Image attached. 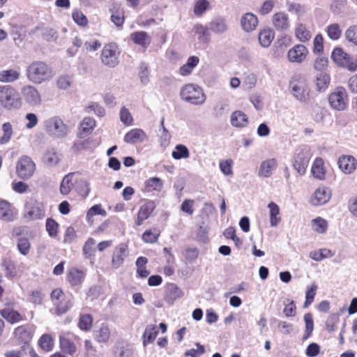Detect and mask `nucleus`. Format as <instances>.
Returning a JSON list of instances; mask_svg holds the SVG:
<instances>
[{"label":"nucleus","instance_id":"obj_46","mask_svg":"<svg viewBox=\"0 0 357 357\" xmlns=\"http://www.w3.org/2000/svg\"><path fill=\"white\" fill-rule=\"evenodd\" d=\"M20 77V73L13 69L3 70L0 73V82H13Z\"/></svg>","mask_w":357,"mask_h":357},{"label":"nucleus","instance_id":"obj_14","mask_svg":"<svg viewBox=\"0 0 357 357\" xmlns=\"http://www.w3.org/2000/svg\"><path fill=\"white\" fill-rule=\"evenodd\" d=\"M308 54L309 51L305 45L296 44L289 50L287 57L291 63H301L306 59Z\"/></svg>","mask_w":357,"mask_h":357},{"label":"nucleus","instance_id":"obj_34","mask_svg":"<svg viewBox=\"0 0 357 357\" xmlns=\"http://www.w3.org/2000/svg\"><path fill=\"white\" fill-rule=\"evenodd\" d=\"M277 166V160L275 158L264 160L260 165L259 175L263 177H269Z\"/></svg>","mask_w":357,"mask_h":357},{"label":"nucleus","instance_id":"obj_6","mask_svg":"<svg viewBox=\"0 0 357 357\" xmlns=\"http://www.w3.org/2000/svg\"><path fill=\"white\" fill-rule=\"evenodd\" d=\"M120 54L118 45L114 42L109 43L102 49L100 59L104 66L114 68L119 63Z\"/></svg>","mask_w":357,"mask_h":357},{"label":"nucleus","instance_id":"obj_24","mask_svg":"<svg viewBox=\"0 0 357 357\" xmlns=\"http://www.w3.org/2000/svg\"><path fill=\"white\" fill-rule=\"evenodd\" d=\"M339 168L345 174H351L357 166V160L351 155H342L338 159Z\"/></svg>","mask_w":357,"mask_h":357},{"label":"nucleus","instance_id":"obj_13","mask_svg":"<svg viewBox=\"0 0 357 357\" xmlns=\"http://www.w3.org/2000/svg\"><path fill=\"white\" fill-rule=\"evenodd\" d=\"M34 334L33 326L30 324H23L17 326L13 331V336L17 343L22 347L29 344Z\"/></svg>","mask_w":357,"mask_h":357},{"label":"nucleus","instance_id":"obj_36","mask_svg":"<svg viewBox=\"0 0 357 357\" xmlns=\"http://www.w3.org/2000/svg\"><path fill=\"white\" fill-rule=\"evenodd\" d=\"M275 38V33L273 29L266 27L261 29L258 36L259 42L261 46L268 47Z\"/></svg>","mask_w":357,"mask_h":357},{"label":"nucleus","instance_id":"obj_12","mask_svg":"<svg viewBox=\"0 0 357 357\" xmlns=\"http://www.w3.org/2000/svg\"><path fill=\"white\" fill-rule=\"evenodd\" d=\"M14 302H7L4 307L0 309V315L9 324H15L26 319L24 314L14 309Z\"/></svg>","mask_w":357,"mask_h":357},{"label":"nucleus","instance_id":"obj_20","mask_svg":"<svg viewBox=\"0 0 357 357\" xmlns=\"http://www.w3.org/2000/svg\"><path fill=\"white\" fill-rule=\"evenodd\" d=\"M155 208L154 202L152 201L146 202L142 205L138 211L135 225L139 227L141 226L144 221L149 218Z\"/></svg>","mask_w":357,"mask_h":357},{"label":"nucleus","instance_id":"obj_1","mask_svg":"<svg viewBox=\"0 0 357 357\" xmlns=\"http://www.w3.org/2000/svg\"><path fill=\"white\" fill-rule=\"evenodd\" d=\"M28 79L34 84H41L52 76V68L44 61H34L26 70Z\"/></svg>","mask_w":357,"mask_h":357},{"label":"nucleus","instance_id":"obj_28","mask_svg":"<svg viewBox=\"0 0 357 357\" xmlns=\"http://www.w3.org/2000/svg\"><path fill=\"white\" fill-rule=\"evenodd\" d=\"M0 219L6 222H12L15 219L14 207L3 199L0 200Z\"/></svg>","mask_w":357,"mask_h":357},{"label":"nucleus","instance_id":"obj_23","mask_svg":"<svg viewBox=\"0 0 357 357\" xmlns=\"http://www.w3.org/2000/svg\"><path fill=\"white\" fill-rule=\"evenodd\" d=\"M73 189L82 198L87 197L90 193L91 188L89 183L79 172H77V176L76 178V180H75V186Z\"/></svg>","mask_w":357,"mask_h":357},{"label":"nucleus","instance_id":"obj_26","mask_svg":"<svg viewBox=\"0 0 357 357\" xmlns=\"http://www.w3.org/2000/svg\"><path fill=\"white\" fill-rule=\"evenodd\" d=\"M147 136L145 132L140 128H133L124 136V142L128 144H136L144 142Z\"/></svg>","mask_w":357,"mask_h":357},{"label":"nucleus","instance_id":"obj_19","mask_svg":"<svg viewBox=\"0 0 357 357\" xmlns=\"http://www.w3.org/2000/svg\"><path fill=\"white\" fill-rule=\"evenodd\" d=\"M273 25L278 31H287L290 27L289 18L284 12L275 13L272 17Z\"/></svg>","mask_w":357,"mask_h":357},{"label":"nucleus","instance_id":"obj_38","mask_svg":"<svg viewBox=\"0 0 357 357\" xmlns=\"http://www.w3.org/2000/svg\"><path fill=\"white\" fill-rule=\"evenodd\" d=\"M158 334V331L155 325L147 326L142 335L143 345L146 347V345L153 343Z\"/></svg>","mask_w":357,"mask_h":357},{"label":"nucleus","instance_id":"obj_44","mask_svg":"<svg viewBox=\"0 0 357 357\" xmlns=\"http://www.w3.org/2000/svg\"><path fill=\"white\" fill-rule=\"evenodd\" d=\"M209 29L215 33L220 34L227 31V26L224 19L217 18L209 23Z\"/></svg>","mask_w":357,"mask_h":357},{"label":"nucleus","instance_id":"obj_2","mask_svg":"<svg viewBox=\"0 0 357 357\" xmlns=\"http://www.w3.org/2000/svg\"><path fill=\"white\" fill-rule=\"evenodd\" d=\"M73 294L64 292L59 287L54 289L50 294V300L57 315L68 312L73 306Z\"/></svg>","mask_w":357,"mask_h":357},{"label":"nucleus","instance_id":"obj_8","mask_svg":"<svg viewBox=\"0 0 357 357\" xmlns=\"http://www.w3.org/2000/svg\"><path fill=\"white\" fill-rule=\"evenodd\" d=\"M183 100L195 105H201L206 100L205 94L202 88L193 84L185 85L181 91Z\"/></svg>","mask_w":357,"mask_h":357},{"label":"nucleus","instance_id":"obj_17","mask_svg":"<svg viewBox=\"0 0 357 357\" xmlns=\"http://www.w3.org/2000/svg\"><path fill=\"white\" fill-rule=\"evenodd\" d=\"M310 158V155L307 150H297L294 157L293 166L300 174H303L305 172Z\"/></svg>","mask_w":357,"mask_h":357},{"label":"nucleus","instance_id":"obj_9","mask_svg":"<svg viewBox=\"0 0 357 357\" xmlns=\"http://www.w3.org/2000/svg\"><path fill=\"white\" fill-rule=\"evenodd\" d=\"M36 166L31 157L28 155L21 156L16 164V174L22 179L30 178L35 173Z\"/></svg>","mask_w":357,"mask_h":357},{"label":"nucleus","instance_id":"obj_37","mask_svg":"<svg viewBox=\"0 0 357 357\" xmlns=\"http://www.w3.org/2000/svg\"><path fill=\"white\" fill-rule=\"evenodd\" d=\"M231 123L236 128L245 127L248 123V118L243 112L236 110L231 115Z\"/></svg>","mask_w":357,"mask_h":357},{"label":"nucleus","instance_id":"obj_50","mask_svg":"<svg viewBox=\"0 0 357 357\" xmlns=\"http://www.w3.org/2000/svg\"><path fill=\"white\" fill-rule=\"evenodd\" d=\"M39 345L45 351H50L54 348V340L51 335L44 334L39 340Z\"/></svg>","mask_w":357,"mask_h":357},{"label":"nucleus","instance_id":"obj_30","mask_svg":"<svg viewBox=\"0 0 357 357\" xmlns=\"http://www.w3.org/2000/svg\"><path fill=\"white\" fill-rule=\"evenodd\" d=\"M241 24L243 29L247 32L256 29L258 24L257 17L252 13H247L241 19Z\"/></svg>","mask_w":357,"mask_h":357},{"label":"nucleus","instance_id":"obj_4","mask_svg":"<svg viewBox=\"0 0 357 357\" xmlns=\"http://www.w3.org/2000/svg\"><path fill=\"white\" fill-rule=\"evenodd\" d=\"M59 342L61 351L73 356L80 345V337L72 332H62L59 335Z\"/></svg>","mask_w":357,"mask_h":357},{"label":"nucleus","instance_id":"obj_62","mask_svg":"<svg viewBox=\"0 0 357 357\" xmlns=\"http://www.w3.org/2000/svg\"><path fill=\"white\" fill-rule=\"evenodd\" d=\"M5 267L6 274L8 278H13L17 275L15 263L12 260H5L3 262Z\"/></svg>","mask_w":357,"mask_h":357},{"label":"nucleus","instance_id":"obj_40","mask_svg":"<svg viewBox=\"0 0 357 357\" xmlns=\"http://www.w3.org/2000/svg\"><path fill=\"white\" fill-rule=\"evenodd\" d=\"M60 160L59 154L57 151L54 149H50L46 151L43 157V161L48 166L56 165Z\"/></svg>","mask_w":357,"mask_h":357},{"label":"nucleus","instance_id":"obj_51","mask_svg":"<svg viewBox=\"0 0 357 357\" xmlns=\"http://www.w3.org/2000/svg\"><path fill=\"white\" fill-rule=\"evenodd\" d=\"M31 243L26 237H20L17 241V248L18 251L22 255L26 256L29 254L31 250Z\"/></svg>","mask_w":357,"mask_h":357},{"label":"nucleus","instance_id":"obj_56","mask_svg":"<svg viewBox=\"0 0 357 357\" xmlns=\"http://www.w3.org/2000/svg\"><path fill=\"white\" fill-rule=\"evenodd\" d=\"M317 286L314 284L308 286L305 292V301L303 307H308L314 301L317 294Z\"/></svg>","mask_w":357,"mask_h":357},{"label":"nucleus","instance_id":"obj_47","mask_svg":"<svg viewBox=\"0 0 357 357\" xmlns=\"http://www.w3.org/2000/svg\"><path fill=\"white\" fill-rule=\"evenodd\" d=\"M334 255V252L327 248L320 249L319 250L312 251L310 252V257L317 261H321L324 259L331 257Z\"/></svg>","mask_w":357,"mask_h":357},{"label":"nucleus","instance_id":"obj_59","mask_svg":"<svg viewBox=\"0 0 357 357\" xmlns=\"http://www.w3.org/2000/svg\"><path fill=\"white\" fill-rule=\"evenodd\" d=\"M287 10L290 13L296 14L298 20H299L306 12L305 6L297 3H288Z\"/></svg>","mask_w":357,"mask_h":357},{"label":"nucleus","instance_id":"obj_15","mask_svg":"<svg viewBox=\"0 0 357 357\" xmlns=\"http://www.w3.org/2000/svg\"><path fill=\"white\" fill-rule=\"evenodd\" d=\"M22 97L25 102L31 106H38L41 104L42 98L38 89L31 85H25L21 89Z\"/></svg>","mask_w":357,"mask_h":357},{"label":"nucleus","instance_id":"obj_35","mask_svg":"<svg viewBox=\"0 0 357 357\" xmlns=\"http://www.w3.org/2000/svg\"><path fill=\"white\" fill-rule=\"evenodd\" d=\"M268 208L269 209V218L271 226L274 227H277L282 220V218L280 213V207L276 203L271 202L268 204Z\"/></svg>","mask_w":357,"mask_h":357},{"label":"nucleus","instance_id":"obj_53","mask_svg":"<svg viewBox=\"0 0 357 357\" xmlns=\"http://www.w3.org/2000/svg\"><path fill=\"white\" fill-rule=\"evenodd\" d=\"M326 33L328 38L333 40H338L342 35V30L338 24L334 23L326 27Z\"/></svg>","mask_w":357,"mask_h":357},{"label":"nucleus","instance_id":"obj_48","mask_svg":"<svg viewBox=\"0 0 357 357\" xmlns=\"http://www.w3.org/2000/svg\"><path fill=\"white\" fill-rule=\"evenodd\" d=\"M195 33L198 36L199 40L208 43L210 40L209 27L202 24H197L194 26Z\"/></svg>","mask_w":357,"mask_h":357},{"label":"nucleus","instance_id":"obj_57","mask_svg":"<svg viewBox=\"0 0 357 357\" xmlns=\"http://www.w3.org/2000/svg\"><path fill=\"white\" fill-rule=\"evenodd\" d=\"M172 155L176 160L188 158L190 155V152L185 145L178 144L176 146L175 150L172 152Z\"/></svg>","mask_w":357,"mask_h":357},{"label":"nucleus","instance_id":"obj_52","mask_svg":"<svg viewBox=\"0 0 357 357\" xmlns=\"http://www.w3.org/2000/svg\"><path fill=\"white\" fill-rule=\"evenodd\" d=\"M59 225L53 218H49L46 220L45 228L49 236L52 238H56L59 234Z\"/></svg>","mask_w":357,"mask_h":357},{"label":"nucleus","instance_id":"obj_64","mask_svg":"<svg viewBox=\"0 0 357 357\" xmlns=\"http://www.w3.org/2000/svg\"><path fill=\"white\" fill-rule=\"evenodd\" d=\"M345 38L349 42L357 45V25H352L346 30Z\"/></svg>","mask_w":357,"mask_h":357},{"label":"nucleus","instance_id":"obj_39","mask_svg":"<svg viewBox=\"0 0 357 357\" xmlns=\"http://www.w3.org/2000/svg\"><path fill=\"white\" fill-rule=\"evenodd\" d=\"M160 234V230L156 227L146 229L142 234V239L146 243L153 244L158 242Z\"/></svg>","mask_w":357,"mask_h":357},{"label":"nucleus","instance_id":"obj_18","mask_svg":"<svg viewBox=\"0 0 357 357\" xmlns=\"http://www.w3.org/2000/svg\"><path fill=\"white\" fill-rule=\"evenodd\" d=\"M291 86L294 96L302 102H305L309 97L307 85L304 81L291 82Z\"/></svg>","mask_w":357,"mask_h":357},{"label":"nucleus","instance_id":"obj_5","mask_svg":"<svg viewBox=\"0 0 357 357\" xmlns=\"http://www.w3.org/2000/svg\"><path fill=\"white\" fill-rule=\"evenodd\" d=\"M330 107L335 111H344L349 107V96L343 86H337L328 96Z\"/></svg>","mask_w":357,"mask_h":357},{"label":"nucleus","instance_id":"obj_27","mask_svg":"<svg viewBox=\"0 0 357 357\" xmlns=\"http://www.w3.org/2000/svg\"><path fill=\"white\" fill-rule=\"evenodd\" d=\"M294 35L296 39L301 43L309 42L312 38L311 31L305 24L300 22L296 24Z\"/></svg>","mask_w":357,"mask_h":357},{"label":"nucleus","instance_id":"obj_31","mask_svg":"<svg viewBox=\"0 0 357 357\" xmlns=\"http://www.w3.org/2000/svg\"><path fill=\"white\" fill-rule=\"evenodd\" d=\"M96 126V121L91 117H85L80 123L79 137L84 138L89 135L95 127Z\"/></svg>","mask_w":357,"mask_h":357},{"label":"nucleus","instance_id":"obj_45","mask_svg":"<svg viewBox=\"0 0 357 357\" xmlns=\"http://www.w3.org/2000/svg\"><path fill=\"white\" fill-rule=\"evenodd\" d=\"M93 317L90 314H81L79 319L78 327L84 331H89L92 328Z\"/></svg>","mask_w":357,"mask_h":357},{"label":"nucleus","instance_id":"obj_63","mask_svg":"<svg viewBox=\"0 0 357 357\" xmlns=\"http://www.w3.org/2000/svg\"><path fill=\"white\" fill-rule=\"evenodd\" d=\"M120 119L126 126H132L133 124V117L129 109L126 107H121L120 110Z\"/></svg>","mask_w":357,"mask_h":357},{"label":"nucleus","instance_id":"obj_55","mask_svg":"<svg viewBox=\"0 0 357 357\" xmlns=\"http://www.w3.org/2000/svg\"><path fill=\"white\" fill-rule=\"evenodd\" d=\"M72 17L74 22L80 26L85 27L88 25L89 21L86 16L79 9H75L73 11Z\"/></svg>","mask_w":357,"mask_h":357},{"label":"nucleus","instance_id":"obj_61","mask_svg":"<svg viewBox=\"0 0 357 357\" xmlns=\"http://www.w3.org/2000/svg\"><path fill=\"white\" fill-rule=\"evenodd\" d=\"M84 109L86 112L90 113L93 112L96 115L100 117H102L105 114V109L104 107L95 102H92L86 106Z\"/></svg>","mask_w":357,"mask_h":357},{"label":"nucleus","instance_id":"obj_42","mask_svg":"<svg viewBox=\"0 0 357 357\" xmlns=\"http://www.w3.org/2000/svg\"><path fill=\"white\" fill-rule=\"evenodd\" d=\"M163 186L162 181L158 177H152L144 183L146 192L160 191Z\"/></svg>","mask_w":357,"mask_h":357},{"label":"nucleus","instance_id":"obj_25","mask_svg":"<svg viewBox=\"0 0 357 357\" xmlns=\"http://www.w3.org/2000/svg\"><path fill=\"white\" fill-rule=\"evenodd\" d=\"M85 273L77 268H70L66 275L68 282L73 287H80L85 278Z\"/></svg>","mask_w":357,"mask_h":357},{"label":"nucleus","instance_id":"obj_41","mask_svg":"<svg viewBox=\"0 0 357 357\" xmlns=\"http://www.w3.org/2000/svg\"><path fill=\"white\" fill-rule=\"evenodd\" d=\"M330 196L324 188H318L314 193L311 202L314 205H321L329 200Z\"/></svg>","mask_w":357,"mask_h":357},{"label":"nucleus","instance_id":"obj_49","mask_svg":"<svg viewBox=\"0 0 357 357\" xmlns=\"http://www.w3.org/2000/svg\"><path fill=\"white\" fill-rule=\"evenodd\" d=\"M304 321L305 324V333L303 336V340L308 339L314 330V321L311 313H306L304 315Z\"/></svg>","mask_w":357,"mask_h":357},{"label":"nucleus","instance_id":"obj_22","mask_svg":"<svg viewBox=\"0 0 357 357\" xmlns=\"http://www.w3.org/2000/svg\"><path fill=\"white\" fill-rule=\"evenodd\" d=\"M111 21L117 26L122 27L125 22V11L120 4L112 3L109 8Z\"/></svg>","mask_w":357,"mask_h":357},{"label":"nucleus","instance_id":"obj_3","mask_svg":"<svg viewBox=\"0 0 357 357\" xmlns=\"http://www.w3.org/2000/svg\"><path fill=\"white\" fill-rule=\"evenodd\" d=\"M0 105L8 110L20 109L22 98L17 90L10 85L0 86Z\"/></svg>","mask_w":357,"mask_h":357},{"label":"nucleus","instance_id":"obj_54","mask_svg":"<svg viewBox=\"0 0 357 357\" xmlns=\"http://www.w3.org/2000/svg\"><path fill=\"white\" fill-rule=\"evenodd\" d=\"M96 215H100L102 216H105L107 213L105 209H103L100 204H96L91 207L86 213V220L88 222H93V217Z\"/></svg>","mask_w":357,"mask_h":357},{"label":"nucleus","instance_id":"obj_32","mask_svg":"<svg viewBox=\"0 0 357 357\" xmlns=\"http://www.w3.org/2000/svg\"><path fill=\"white\" fill-rule=\"evenodd\" d=\"M311 172L314 178L324 180L326 177V170L324 161L321 158H317L313 162Z\"/></svg>","mask_w":357,"mask_h":357},{"label":"nucleus","instance_id":"obj_16","mask_svg":"<svg viewBox=\"0 0 357 357\" xmlns=\"http://www.w3.org/2000/svg\"><path fill=\"white\" fill-rule=\"evenodd\" d=\"M128 245L126 243H120L114 248L111 259V266L113 268L117 269L123 266L128 255Z\"/></svg>","mask_w":357,"mask_h":357},{"label":"nucleus","instance_id":"obj_29","mask_svg":"<svg viewBox=\"0 0 357 357\" xmlns=\"http://www.w3.org/2000/svg\"><path fill=\"white\" fill-rule=\"evenodd\" d=\"M77 176V172H71L66 175L60 185V192L63 195H68L74 188L75 180Z\"/></svg>","mask_w":357,"mask_h":357},{"label":"nucleus","instance_id":"obj_60","mask_svg":"<svg viewBox=\"0 0 357 357\" xmlns=\"http://www.w3.org/2000/svg\"><path fill=\"white\" fill-rule=\"evenodd\" d=\"M312 225L313 229L319 234L324 233L328 227L327 222L320 217L313 219L312 221Z\"/></svg>","mask_w":357,"mask_h":357},{"label":"nucleus","instance_id":"obj_33","mask_svg":"<svg viewBox=\"0 0 357 357\" xmlns=\"http://www.w3.org/2000/svg\"><path fill=\"white\" fill-rule=\"evenodd\" d=\"M130 38L135 44L140 45L144 48H147L151 41V37L146 32L143 31L131 33Z\"/></svg>","mask_w":357,"mask_h":357},{"label":"nucleus","instance_id":"obj_10","mask_svg":"<svg viewBox=\"0 0 357 357\" xmlns=\"http://www.w3.org/2000/svg\"><path fill=\"white\" fill-rule=\"evenodd\" d=\"M45 130L56 138H63L68 135V126L59 116H54L45 122Z\"/></svg>","mask_w":357,"mask_h":357},{"label":"nucleus","instance_id":"obj_7","mask_svg":"<svg viewBox=\"0 0 357 357\" xmlns=\"http://www.w3.org/2000/svg\"><path fill=\"white\" fill-rule=\"evenodd\" d=\"M331 58L334 63L340 67L346 68L351 72L357 70V60L344 52L342 47L334 48Z\"/></svg>","mask_w":357,"mask_h":357},{"label":"nucleus","instance_id":"obj_43","mask_svg":"<svg viewBox=\"0 0 357 357\" xmlns=\"http://www.w3.org/2000/svg\"><path fill=\"white\" fill-rule=\"evenodd\" d=\"M316 86L319 91H326L330 84L331 77L328 73H321L316 77Z\"/></svg>","mask_w":357,"mask_h":357},{"label":"nucleus","instance_id":"obj_11","mask_svg":"<svg viewBox=\"0 0 357 357\" xmlns=\"http://www.w3.org/2000/svg\"><path fill=\"white\" fill-rule=\"evenodd\" d=\"M24 218L29 221L40 220L45 217V211L43 204L34 199H30L25 204Z\"/></svg>","mask_w":357,"mask_h":357},{"label":"nucleus","instance_id":"obj_21","mask_svg":"<svg viewBox=\"0 0 357 357\" xmlns=\"http://www.w3.org/2000/svg\"><path fill=\"white\" fill-rule=\"evenodd\" d=\"M182 290L174 283H169L165 287L164 299L168 304H173L174 302L182 297Z\"/></svg>","mask_w":357,"mask_h":357},{"label":"nucleus","instance_id":"obj_58","mask_svg":"<svg viewBox=\"0 0 357 357\" xmlns=\"http://www.w3.org/2000/svg\"><path fill=\"white\" fill-rule=\"evenodd\" d=\"M3 135L0 137V144L8 143L13 135V128L10 122L4 123L2 125Z\"/></svg>","mask_w":357,"mask_h":357}]
</instances>
